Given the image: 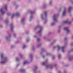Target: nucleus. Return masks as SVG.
Returning <instances> with one entry per match:
<instances>
[{"label": "nucleus", "mask_w": 73, "mask_h": 73, "mask_svg": "<svg viewBox=\"0 0 73 73\" xmlns=\"http://www.w3.org/2000/svg\"><path fill=\"white\" fill-rule=\"evenodd\" d=\"M5 22L6 23H8V19H7L5 21Z\"/></svg>", "instance_id": "30"}, {"label": "nucleus", "mask_w": 73, "mask_h": 73, "mask_svg": "<svg viewBox=\"0 0 73 73\" xmlns=\"http://www.w3.org/2000/svg\"><path fill=\"white\" fill-rule=\"evenodd\" d=\"M61 72L60 71H59L58 72V73H61Z\"/></svg>", "instance_id": "47"}, {"label": "nucleus", "mask_w": 73, "mask_h": 73, "mask_svg": "<svg viewBox=\"0 0 73 73\" xmlns=\"http://www.w3.org/2000/svg\"><path fill=\"white\" fill-rule=\"evenodd\" d=\"M11 37V35H10V34H9L8 36H6V40H8L9 39V38Z\"/></svg>", "instance_id": "13"}, {"label": "nucleus", "mask_w": 73, "mask_h": 73, "mask_svg": "<svg viewBox=\"0 0 73 73\" xmlns=\"http://www.w3.org/2000/svg\"><path fill=\"white\" fill-rule=\"evenodd\" d=\"M44 52V50H42V51L40 52L41 54H42Z\"/></svg>", "instance_id": "26"}, {"label": "nucleus", "mask_w": 73, "mask_h": 73, "mask_svg": "<svg viewBox=\"0 0 73 73\" xmlns=\"http://www.w3.org/2000/svg\"><path fill=\"white\" fill-rule=\"evenodd\" d=\"M57 47L58 48V51L60 49H62V51L63 53L64 52H65V47L64 46H63L62 47H61L59 45H58L56 46H54V49H55V48H56V47Z\"/></svg>", "instance_id": "2"}, {"label": "nucleus", "mask_w": 73, "mask_h": 73, "mask_svg": "<svg viewBox=\"0 0 73 73\" xmlns=\"http://www.w3.org/2000/svg\"><path fill=\"white\" fill-rule=\"evenodd\" d=\"M70 45L71 46H72V45H73V42H72V43H71Z\"/></svg>", "instance_id": "42"}, {"label": "nucleus", "mask_w": 73, "mask_h": 73, "mask_svg": "<svg viewBox=\"0 0 73 73\" xmlns=\"http://www.w3.org/2000/svg\"><path fill=\"white\" fill-rule=\"evenodd\" d=\"M71 51H73V48L71 50Z\"/></svg>", "instance_id": "51"}, {"label": "nucleus", "mask_w": 73, "mask_h": 73, "mask_svg": "<svg viewBox=\"0 0 73 73\" xmlns=\"http://www.w3.org/2000/svg\"><path fill=\"white\" fill-rule=\"evenodd\" d=\"M59 15V14H57L56 15H54L53 17V22H52L51 23V25L52 26L54 25H55V23L57 22L58 20H57V17Z\"/></svg>", "instance_id": "1"}, {"label": "nucleus", "mask_w": 73, "mask_h": 73, "mask_svg": "<svg viewBox=\"0 0 73 73\" xmlns=\"http://www.w3.org/2000/svg\"><path fill=\"white\" fill-rule=\"evenodd\" d=\"M65 40H68V38L67 37H65L64 38Z\"/></svg>", "instance_id": "40"}, {"label": "nucleus", "mask_w": 73, "mask_h": 73, "mask_svg": "<svg viewBox=\"0 0 73 73\" xmlns=\"http://www.w3.org/2000/svg\"><path fill=\"white\" fill-rule=\"evenodd\" d=\"M40 16L42 19H44V15L43 14H41Z\"/></svg>", "instance_id": "18"}, {"label": "nucleus", "mask_w": 73, "mask_h": 73, "mask_svg": "<svg viewBox=\"0 0 73 73\" xmlns=\"http://www.w3.org/2000/svg\"><path fill=\"white\" fill-rule=\"evenodd\" d=\"M34 37H36V36L34 35L33 36Z\"/></svg>", "instance_id": "48"}, {"label": "nucleus", "mask_w": 73, "mask_h": 73, "mask_svg": "<svg viewBox=\"0 0 73 73\" xmlns=\"http://www.w3.org/2000/svg\"><path fill=\"white\" fill-rule=\"evenodd\" d=\"M58 58L59 59H60L61 58V54H59L58 55Z\"/></svg>", "instance_id": "21"}, {"label": "nucleus", "mask_w": 73, "mask_h": 73, "mask_svg": "<svg viewBox=\"0 0 73 73\" xmlns=\"http://www.w3.org/2000/svg\"><path fill=\"white\" fill-rule=\"evenodd\" d=\"M62 64H64V62H62Z\"/></svg>", "instance_id": "52"}, {"label": "nucleus", "mask_w": 73, "mask_h": 73, "mask_svg": "<svg viewBox=\"0 0 73 73\" xmlns=\"http://www.w3.org/2000/svg\"><path fill=\"white\" fill-rule=\"evenodd\" d=\"M43 38H46L45 37V36H44L43 37Z\"/></svg>", "instance_id": "50"}, {"label": "nucleus", "mask_w": 73, "mask_h": 73, "mask_svg": "<svg viewBox=\"0 0 73 73\" xmlns=\"http://www.w3.org/2000/svg\"><path fill=\"white\" fill-rule=\"evenodd\" d=\"M63 24H68L70 25L72 24V22L71 21H66L63 22Z\"/></svg>", "instance_id": "8"}, {"label": "nucleus", "mask_w": 73, "mask_h": 73, "mask_svg": "<svg viewBox=\"0 0 73 73\" xmlns=\"http://www.w3.org/2000/svg\"><path fill=\"white\" fill-rule=\"evenodd\" d=\"M55 58V57L54 56H53L52 57V60H53Z\"/></svg>", "instance_id": "39"}, {"label": "nucleus", "mask_w": 73, "mask_h": 73, "mask_svg": "<svg viewBox=\"0 0 73 73\" xmlns=\"http://www.w3.org/2000/svg\"><path fill=\"white\" fill-rule=\"evenodd\" d=\"M29 64V62L27 61H24L23 63V64Z\"/></svg>", "instance_id": "16"}, {"label": "nucleus", "mask_w": 73, "mask_h": 73, "mask_svg": "<svg viewBox=\"0 0 73 73\" xmlns=\"http://www.w3.org/2000/svg\"><path fill=\"white\" fill-rule=\"evenodd\" d=\"M64 30L66 31L67 33L68 34L70 32V30L69 29L68 27H64Z\"/></svg>", "instance_id": "6"}, {"label": "nucleus", "mask_w": 73, "mask_h": 73, "mask_svg": "<svg viewBox=\"0 0 73 73\" xmlns=\"http://www.w3.org/2000/svg\"><path fill=\"white\" fill-rule=\"evenodd\" d=\"M38 27H39L40 28V30L38 32V33L39 35H41V32L42 31V30L43 29V28L42 27L40 26V25H39L38 26L36 27H35L34 29H37V28H38Z\"/></svg>", "instance_id": "4"}, {"label": "nucleus", "mask_w": 73, "mask_h": 73, "mask_svg": "<svg viewBox=\"0 0 73 73\" xmlns=\"http://www.w3.org/2000/svg\"><path fill=\"white\" fill-rule=\"evenodd\" d=\"M9 0V1L10 0Z\"/></svg>", "instance_id": "56"}, {"label": "nucleus", "mask_w": 73, "mask_h": 73, "mask_svg": "<svg viewBox=\"0 0 73 73\" xmlns=\"http://www.w3.org/2000/svg\"><path fill=\"white\" fill-rule=\"evenodd\" d=\"M36 58H37V57H36Z\"/></svg>", "instance_id": "55"}, {"label": "nucleus", "mask_w": 73, "mask_h": 73, "mask_svg": "<svg viewBox=\"0 0 73 73\" xmlns=\"http://www.w3.org/2000/svg\"><path fill=\"white\" fill-rule=\"evenodd\" d=\"M41 45V44H38V45H37L36 47L37 48H39V47H40V46Z\"/></svg>", "instance_id": "27"}, {"label": "nucleus", "mask_w": 73, "mask_h": 73, "mask_svg": "<svg viewBox=\"0 0 73 73\" xmlns=\"http://www.w3.org/2000/svg\"><path fill=\"white\" fill-rule=\"evenodd\" d=\"M68 60L69 61H72V60H73V56H72L70 57H68Z\"/></svg>", "instance_id": "12"}, {"label": "nucleus", "mask_w": 73, "mask_h": 73, "mask_svg": "<svg viewBox=\"0 0 73 73\" xmlns=\"http://www.w3.org/2000/svg\"><path fill=\"white\" fill-rule=\"evenodd\" d=\"M46 55L47 56H49L50 55V53H49L48 52H46Z\"/></svg>", "instance_id": "19"}, {"label": "nucleus", "mask_w": 73, "mask_h": 73, "mask_svg": "<svg viewBox=\"0 0 73 73\" xmlns=\"http://www.w3.org/2000/svg\"><path fill=\"white\" fill-rule=\"evenodd\" d=\"M19 56L20 58H22L23 57V55L21 54H19Z\"/></svg>", "instance_id": "24"}, {"label": "nucleus", "mask_w": 73, "mask_h": 73, "mask_svg": "<svg viewBox=\"0 0 73 73\" xmlns=\"http://www.w3.org/2000/svg\"><path fill=\"white\" fill-rule=\"evenodd\" d=\"M47 22H48V20L46 19L45 20L44 23V24H46Z\"/></svg>", "instance_id": "28"}, {"label": "nucleus", "mask_w": 73, "mask_h": 73, "mask_svg": "<svg viewBox=\"0 0 73 73\" xmlns=\"http://www.w3.org/2000/svg\"><path fill=\"white\" fill-rule=\"evenodd\" d=\"M26 45H23V48L25 49V48H26Z\"/></svg>", "instance_id": "25"}, {"label": "nucleus", "mask_w": 73, "mask_h": 73, "mask_svg": "<svg viewBox=\"0 0 73 73\" xmlns=\"http://www.w3.org/2000/svg\"><path fill=\"white\" fill-rule=\"evenodd\" d=\"M48 61V60H46L45 61L43 62H42V64H45L46 63H47Z\"/></svg>", "instance_id": "17"}, {"label": "nucleus", "mask_w": 73, "mask_h": 73, "mask_svg": "<svg viewBox=\"0 0 73 73\" xmlns=\"http://www.w3.org/2000/svg\"><path fill=\"white\" fill-rule=\"evenodd\" d=\"M25 20V19H24V18L22 19L21 20L22 22L23 23V22H24Z\"/></svg>", "instance_id": "31"}, {"label": "nucleus", "mask_w": 73, "mask_h": 73, "mask_svg": "<svg viewBox=\"0 0 73 73\" xmlns=\"http://www.w3.org/2000/svg\"><path fill=\"white\" fill-rule=\"evenodd\" d=\"M10 27L11 28V30L12 31L13 29V28H14V26L13 25V23H11L10 25Z\"/></svg>", "instance_id": "10"}, {"label": "nucleus", "mask_w": 73, "mask_h": 73, "mask_svg": "<svg viewBox=\"0 0 73 73\" xmlns=\"http://www.w3.org/2000/svg\"><path fill=\"white\" fill-rule=\"evenodd\" d=\"M72 20L73 21V18L72 19Z\"/></svg>", "instance_id": "53"}, {"label": "nucleus", "mask_w": 73, "mask_h": 73, "mask_svg": "<svg viewBox=\"0 0 73 73\" xmlns=\"http://www.w3.org/2000/svg\"><path fill=\"white\" fill-rule=\"evenodd\" d=\"M52 1H50V2H49V4L50 5L52 4Z\"/></svg>", "instance_id": "37"}, {"label": "nucleus", "mask_w": 73, "mask_h": 73, "mask_svg": "<svg viewBox=\"0 0 73 73\" xmlns=\"http://www.w3.org/2000/svg\"><path fill=\"white\" fill-rule=\"evenodd\" d=\"M28 13H31V15H33L34 13H35V11H32V10H29L28 11Z\"/></svg>", "instance_id": "14"}, {"label": "nucleus", "mask_w": 73, "mask_h": 73, "mask_svg": "<svg viewBox=\"0 0 73 73\" xmlns=\"http://www.w3.org/2000/svg\"><path fill=\"white\" fill-rule=\"evenodd\" d=\"M15 16H16L17 17H19L20 16V14L18 13H14L12 15V17H11V19H13V17Z\"/></svg>", "instance_id": "7"}, {"label": "nucleus", "mask_w": 73, "mask_h": 73, "mask_svg": "<svg viewBox=\"0 0 73 73\" xmlns=\"http://www.w3.org/2000/svg\"><path fill=\"white\" fill-rule=\"evenodd\" d=\"M66 12V8L65 7L64 8V10L63 12L62 16H63L65 15V13Z\"/></svg>", "instance_id": "9"}, {"label": "nucleus", "mask_w": 73, "mask_h": 73, "mask_svg": "<svg viewBox=\"0 0 73 73\" xmlns=\"http://www.w3.org/2000/svg\"><path fill=\"white\" fill-rule=\"evenodd\" d=\"M45 65V64H42V66H44V65Z\"/></svg>", "instance_id": "49"}, {"label": "nucleus", "mask_w": 73, "mask_h": 73, "mask_svg": "<svg viewBox=\"0 0 73 73\" xmlns=\"http://www.w3.org/2000/svg\"><path fill=\"white\" fill-rule=\"evenodd\" d=\"M46 7V5H44L43 6V8H45Z\"/></svg>", "instance_id": "45"}, {"label": "nucleus", "mask_w": 73, "mask_h": 73, "mask_svg": "<svg viewBox=\"0 0 73 73\" xmlns=\"http://www.w3.org/2000/svg\"><path fill=\"white\" fill-rule=\"evenodd\" d=\"M73 7H69L68 9V12H70V11H71V10H72V9Z\"/></svg>", "instance_id": "15"}, {"label": "nucleus", "mask_w": 73, "mask_h": 73, "mask_svg": "<svg viewBox=\"0 0 73 73\" xmlns=\"http://www.w3.org/2000/svg\"><path fill=\"white\" fill-rule=\"evenodd\" d=\"M72 3H73V2H72Z\"/></svg>", "instance_id": "57"}, {"label": "nucleus", "mask_w": 73, "mask_h": 73, "mask_svg": "<svg viewBox=\"0 0 73 73\" xmlns=\"http://www.w3.org/2000/svg\"><path fill=\"white\" fill-rule=\"evenodd\" d=\"M32 49H33V50H35V47H34V46H32Z\"/></svg>", "instance_id": "34"}, {"label": "nucleus", "mask_w": 73, "mask_h": 73, "mask_svg": "<svg viewBox=\"0 0 73 73\" xmlns=\"http://www.w3.org/2000/svg\"><path fill=\"white\" fill-rule=\"evenodd\" d=\"M1 59H5V61H1V64H5L6 61H7V58L4 57V54L3 53L1 54Z\"/></svg>", "instance_id": "5"}, {"label": "nucleus", "mask_w": 73, "mask_h": 73, "mask_svg": "<svg viewBox=\"0 0 73 73\" xmlns=\"http://www.w3.org/2000/svg\"><path fill=\"white\" fill-rule=\"evenodd\" d=\"M37 66H36L35 67V69H37Z\"/></svg>", "instance_id": "46"}, {"label": "nucleus", "mask_w": 73, "mask_h": 73, "mask_svg": "<svg viewBox=\"0 0 73 73\" xmlns=\"http://www.w3.org/2000/svg\"><path fill=\"white\" fill-rule=\"evenodd\" d=\"M32 15H31V16H30V18L29 19V21H32Z\"/></svg>", "instance_id": "22"}, {"label": "nucleus", "mask_w": 73, "mask_h": 73, "mask_svg": "<svg viewBox=\"0 0 73 73\" xmlns=\"http://www.w3.org/2000/svg\"><path fill=\"white\" fill-rule=\"evenodd\" d=\"M24 71H25V70H24V69H22L20 70V72H24Z\"/></svg>", "instance_id": "29"}, {"label": "nucleus", "mask_w": 73, "mask_h": 73, "mask_svg": "<svg viewBox=\"0 0 73 73\" xmlns=\"http://www.w3.org/2000/svg\"><path fill=\"white\" fill-rule=\"evenodd\" d=\"M16 35V34L14 33V34H13V36H14V37H15Z\"/></svg>", "instance_id": "41"}, {"label": "nucleus", "mask_w": 73, "mask_h": 73, "mask_svg": "<svg viewBox=\"0 0 73 73\" xmlns=\"http://www.w3.org/2000/svg\"><path fill=\"white\" fill-rule=\"evenodd\" d=\"M61 33V30H60V29H59L58 31V33Z\"/></svg>", "instance_id": "32"}, {"label": "nucleus", "mask_w": 73, "mask_h": 73, "mask_svg": "<svg viewBox=\"0 0 73 73\" xmlns=\"http://www.w3.org/2000/svg\"><path fill=\"white\" fill-rule=\"evenodd\" d=\"M37 41H38V42H39L40 41V39L38 38L37 39Z\"/></svg>", "instance_id": "33"}, {"label": "nucleus", "mask_w": 73, "mask_h": 73, "mask_svg": "<svg viewBox=\"0 0 73 73\" xmlns=\"http://www.w3.org/2000/svg\"><path fill=\"white\" fill-rule=\"evenodd\" d=\"M61 25H60L59 26V27H58V28L59 29H60V28H61Z\"/></svg>", "instance_id": "35"}, {"label": "nucleus", "mask_w": 73, "mask_h": 73, "mask_svg": "<svg viewBox=\"0 0 73 73\" xmlns=\"http://www.w3.org/2000/svg\"><path fill=\"white\" fill-rule=\"evenodd\" d=\"M42 57L43 58H45V56L43 55L42 56Z\"/></svg>", "instance_id": "38"}, {"label": "nucleus", "mask_w": 73, "mask_h": 73, "mask_svg": "<svg viewBox=\"0 0 73 73\" xmlns=\"http://www.w3.org/2000/svg\"><path fill=\"white\" fill-rule=\"evenodd\" d=\"M11 48H13V47H14V46L13 45H11Z\"/></svg>", "instance_id": "43"}, {"label": "nucleus", "mask_w": 73, "mask_h": 73, "mask_svg": "<svg viewBox=\"0 0 73 73\" xmlns=\"http://www.w3.org/2000/svg\"><path fill=\"white\" fill-rule=\"evenodd\" d=\"M29 57H30L31 58V61H32L33 60V54H29Z\"/></svg>", "instance_id": "11"}, {"label": "nucleus", "mask_w": 73, "mask_h": 73, "mask_svg": "<svg viewBox=\"0 0 73 73\" xmlns=\"http://www.w3.org/2000/svg\"><path fill=\"white\" fill-rule=\"evenodd\" d=\"M48 12L47 11H46L44 12V15L45 17H46L47 16V13Z\"/></svg>", "instance_id": "20"}, {"label": "nucleus", "mask_w": 73, "mask_h": 73, "mask_svg": "<svg viewBox=\"0 0 73 73\" xmlns=\"http://www.w3.org/2000/svg\"><path fill=\"white\" fill-rule=\"evenodd\" d=\"M8 10V7L7 6L5 5L4 7V9L1 8L0 9V11L2 15H4L5 13V11H6Z\"/></svg>", "instance_id": "3"}, {"label": "nucleus", "mask_w": 73, "mask_h": 73, "mask_svg": "<svg viewBox=\"0 0 73 73\" xmlns=\"http://www.w3.org/2000/svg\"><path fill=\"white\" fill-rule=\"evenodd\" d=\"M15 60L16 61H20L19 59L18 58H15Z\"/></svg>", "instance_id": "23"}, {"label": "nucleus", "mask_w": 73, "mask_h": 73, "mask_svg": "<svg viewBox=\"0 0 73 73\" xmlns=\"http://www.w3.org/2000/svg\"><path fill=\"white\" fill-rule=\"evenodd\" d=\"M29 41H30V40L29 39H27L26 40V41L27 42H29Z\"/></svg>", "instance_id": "36"}, {"label": "nucleus", "mask_w": 73, "mask_h": 73, "mask_svg": "<svg viewBox=\"0 0 73 73\" xmlns=\"http://www.w3.org/2000/svg\"><path fill=\"white\" fill-rule=\"evenodd\" d=\"M55 42H52L51 43V45H52V44H54V43Z\"/></svg>", "instance_id": "44"}, {"label": "nucleus", "mask_w": 73, "mask_h": 73, "mask_svg": "<svg viewBox=\"0 0 73 73\" xmlns=\"http://www.w3.org/2000/svg\"><path fill=\"white\" fill-rule=\"evenodd\" d=\"M26 33H27V34L28 33L27 32H26Z\"/></svg>", "instance_id": "54"}]
</instances>
